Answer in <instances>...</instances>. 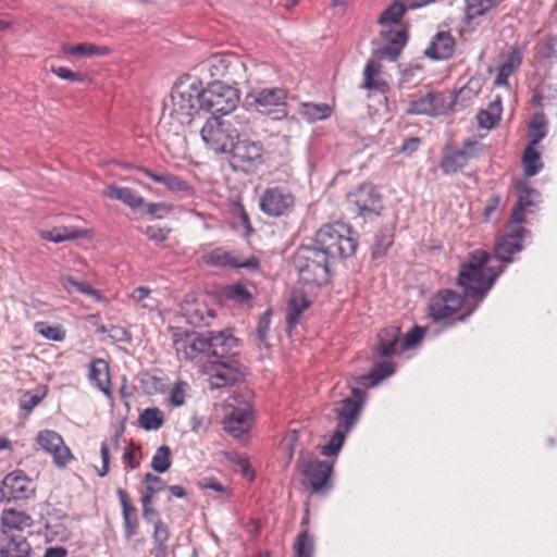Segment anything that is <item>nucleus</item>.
<instances>
[{
	"label": "nucleus",
	"instance_id": "nucleus-1",
	"mask_svg": "<svg viewBox=\"0 0 557 557\" xmlns=\"http://www.w3.org/2000/svg\"><path fill=\"white\" fill-rule=\"evenodd\" d=\"M490 259V255L483 250L470 253L460 267L457 277V285L462 288L463 295L451 289H442L430 299L429 313L434 321L440 322L451 317L462 306L467 308V312L459 320L474 311L502 272V269L495 271L487 265Z\"/></svg>",
	"mask_w": 557,
	"mask_h": 557
},
{
	"label": "nucleus",
	"instance_id": "nucleus-2",
	"mask_svg": "<svg viewBox=\"0 0 557 557\" xmlns=\"http://www.w3.org/2000/svg\"><path fill=\"white\" fill-rule=\"evenodd\" d=\"M203 110L201 78L185 75L172 88L169 101L164 102V114L178 127L188 126Z\"/></svg>",
	"mask_w": 557,
	"mask_h": 557
},
{
	"label": "nucleus",
	"instance_id": "nucleus-3",
	"mask_svg": "<svg viewBox=\"0 0 557 557\" xmlns=\"http://www.w3.org/2000/svg\"><path fill=\"white\" fill-rule=\"evenodd\" d=\"M406 4L400 1H394L386 8L377 20L383 27L381 30L376 58L396 60L407 42V33L398 24L400 17L406 12Z\"/></svg>",
	"mask_w": 557,
	"mask_h": 557
},
{
	"label": "nucleus",
	"instance_id": "nucleus-4",
	"mask_svg": "<svg viewBox=\"0 0 557 557\" xmlns=\"http://www.w3.org/2000/svg\"><path fill=\"white\" fill-rule=\"evenodd\" d=\"M314 247L332 262L352 256L357 248V242L351 236L350 228L345 224H326L317 232Z\"/></svg>",
	"mask_w": 557,
	"mask_h": 557
},
{
	"label": "nucleus",
	"instance_id": "nucleus-5",
	"mask_svg": "<svg viewBox=\"0 0 557 557\" xmlns=\"http://www.w3.org/2000/svg\"><path fill=\"white\" fill-rule=\"evenodd\" d=\"M331 261L314 246L297 249L293 264L300 281L307 285H322L329 282Z\"/></svg>",
	"mask_w": 557,
	"mask_h": 557
},
{
	"label": "nucleus",
	"instance_id": "nucleus-6",
	"mask_svg": "<svg viewBox=\"0 0 557 557\" xmlns=\"http://www.w3.org/2000/svg\"><path fill=\"white\" fill-rule=\"evenodd\" d=\"M239 115L227 120L210 117L202 126L200 135L207 146L214 152H226L233 147L235 139L239 137L244 125L236 120Z\"/></svg>",
	"mask_w": 557,
	"mask_h": 557
},
{
	"label": "nucleus",
	"instance_id": "nucleus-7",
	"mask_svg": "<svg viewBox=\"0 0 557 557\" xmlns=\"http://www.w3.org/2000/svg\"><path fill=\"white\" fill-rule=\"evenodd\" d=\"M238 102V91L231 85L209 83L207 88L202 86V106L207 112L225 115L231 113Z\"/></svg>",
	"mask_w": 557,
	"mask_h": 557
},
{
	"label": "nucleus",
	"instance_id": "nucleus-8",
	"mask_svg": "<svg viewBox=\"0 0 557 557\" xmlns=\"http://www.w3.org/2000/svg\"><path fill=\"white\" fill-rule=\"evenodd\" d=\"M240 399V395H235L232 397V401L225 406L224 430L234 438H242L246 435L252 423L251 406Z\"/></svg>",
	"mask_w": 557,
	"mask_h": 557
},
{
	"label": "nucleus",
	"instance_id": "nucleus-9",
	"mask_svg": "<svg viewBox=\"0 0 557 557\" xmlns=\"http://www.w3.org/2000/svg\"><path fill=\"white\" fill-rule=\"evenodd\" d=\"M230 151L233 168L245 173H253L264 163V148L260 141L238 140Z\"/></svg>",
	"mask_w": 557,
	"mask_h": 557
},
{
	"label": "nucleus",
	"instance_id": "nucleus-10",
	"mask_svg": "<svg viewBox=\"0 0 557 557\" xmlns=\"http://www.w3.org/2000/svg\"><path fill=\"white\" fill-rule=\"evenodd\" d=\"M348 386L351 389V396L337 401L334 407L337 428L344 429V431H350L356 425L364 404V391L355 386L350 381H348Z\"/></svg>",
	"mask_w": 557,
	"mask_h": 557
},
{
	"label": "nucleus",
	"instance_id": "nucleus-11",
	"mask_svg": "<svg viewBox=\"0 0 557 557\" xmlns=\"http://www.w3.org/2000/svg\"><path fill=\"white\" fill-rule=\"evenodd\" d=\"M455 102L450 92L430 91L424 96L412 100L407 109L411 114H424L437 116L447 113Z\"/></svg>",
	"mask_w": 557,
	"mask_h": 557
},
{
	"label": "nucleus",
	"instance_id": "nucleus-12",
	"mask_svg": "<svg viewBox=\"0 0 557 557\" xmlns=\"http://www.w3.org/2000/svg\"><path fill=\"white\" fill-rule=\"evenodd\" d=\"M348 202L361 216L379 215L383 209L382 196L371 184H362L348 195Z\"/></svg>",
	"mask_w": 557,
	"mask_h": 557
},
{
	"label": "nucleus",
	"instance_id": "nucleus-13",
	"mask_svg": "<svg viewBox=\"0 0 557 557\" xmlns=\"http://www.w3.org/2000/svg\"><path fill=\"white\" fill-rule=\"evenodd\" d=\"M35 492L34 481L22 470L8 473L0 484V494L7 500L28 499L35 495Z\"/></svg>",
	"mask_w": 557,
	"mask_h": 557
},
{
	"label": "nucleus",
	"instance_id": "nucleus-14",
	"mask_svg": "<svg viewBox=\"0 0 557 557\" xmlns=\"http://www.w3.org/2000/svg\"><path fill=\"white\" fill-rule=\"evenodd\" d=\"M173 346L175 351L185 359L208 358V339L206 334L176 330L173 333Z\"/></svg>",
	"mask_w": 557,
	"mask_h": 557
},
{
	"label": "nucleus",
	"instance_id": "nucleus-15",
	"mask_svg": "<svg viewBox=\"0 0 557 557\" xmlns=\"http://www.w3.org/2000/svg\"><path fill=\"white\" fill-rule=\"evenodd\" d=\"M261 67L262 65L256 64L251 60H245L230 52L225 76H223L224 84L242 85L258 82L256 74Z\"/></svg>",
	"mask_w": 557,
	"mask_h": 557
},
{
	"label": "nucleus",
	"instance_id": "nucleus-16",
	"mask_svg": "<svg viewBox=\"0 0 557 557\" xmlns=\"http://www.w3.org/2000/svg\"><path fill=\"white\" fill-rule=\"evenodd\" d=\"M286 90L280 87L263 88L247 95L246 101L257 111L269 114L273 109L285 114Z\"/></svg>",
	"mask_w": 557,
	"mask_h": 557
},
{
	"label": "nucleus",
	"instance_id": "nucleus-17",
	"mask_svg": "<svg viewBox=\"0 0 557 557\" xmlns=\"http://www.w3.org/2000/svg\"><path fill=\"white\" fill-rule=\"evenodd\" d=\"M295 203L294 196L282 187H269L260 197L259 206L270 216H281L288 212Z\"/></svg>",
	"mask_w": 557,
	"mask_h": 557
},
{
	"label": "nucleus",
	"instance_id": "nucleus-18",
	"mask_svg": "<svg viewBox=\"0 0 557 557\" xmlns=\"http://www.w3.org/2000/svg\"><path fill=\"white\" fill-rule=\"evenodd\" d=\"M36 441L45 451L49 453L53 457V461L57 467L63 468L73 459L70 448L64 444L62 436L55 431H40L37 434Z\"/></svg>",
	"mask_w": 557,
	"mask_h": 557
},
{
	"label": "nucleus",
	"instance_id": "nucleus-19",
	"mask_svg": "<svg viewBox=\"0 0 557 557\" xmlns=\"http://www.w3.org/2000/svg\"><path fill=\"white\" fill-rule=\"evenodd\" d=\"M298 467L313 491L320 492L327 485L332 472V466L327 461L315 458L306 459L301 456L298 460Z\"/></svg>",
	"mask_w": 557,
	"mask_h": 557
},
{
	"label": "nucleus",
	"instance_id": "nucleus-20",
	"mask_svg": "<svg viewBox=\"0 0 557 557\" xmlns=\"http://www.w3.org/2000/svg\"><path fill=\"white\" fill-rule=\"evenodd\" d=\"M208 358L214 357L216 360H224L228 355L235 354L237 339L228 331L208 332Z\"/></svg>",
	"mask_w": 557,
	"mask_h": 557
},
{
	"label": "nucleus",
	"instance_id": "nucleus-21",
	"mask_svg": "<svg viewBox=\"0 0 557 557\" xmlns=\"http://www.w3.org/2000/svg\"><path fill=\"white\" fill-rule=\"evenodd\" d=\"M529 234V231L516 224L497 244L495 256L499 261L511 262V255L522 250L521 240Z\"/></svg>",
	"mask_w": 557,
	"mask_h": 557
},
{
	"label": "nucleus",
	"instance_id": "nucleus-22",
	"mask_svg": "<svg viewBox=\"0 0 557 557\" xmlns=\"http://www.w3.org/2000/svg\"><path fill=\"white\" fill-rule=\"evenodd\" d=\"M202 371L209 375L211 388H220L237 380V371L224 360L209 361L202 366Z\"/></svg>",
	"mask_w": 557,
	"mask_h": 557
},
{
	"label": "nucleus",
	"instance_id": "nucleus-23",
	"mask_svg": "<svg viewBox=\"0 0 557 557\" xmlns=\"http://www.w3.org/2000/svg\"><path fill=\"white\" fill-rule=\"evenodd\" d=\"M228 53H216L210 55L196 66L201 78H211L212 83H222L228 61Z\"/></svg>",
	"mask_w": 557,
	"mask_h": 557
},
{
	"label": "nucleus",
	"instance_id": "nucleus-24",
	"mask_svg": "<svg viewBox=\"0 0 557 557\" xmlns=\"http://www.w3.org/2000/svg\"><path fill=\"white\" fill-rule=\"evenodd\" d=\"M202 261L208 265L213 267H231V268H247L256 269L258 263L255 259L239 261L233 253L223 248H216L202 256Z\"/></svg>",
	"mask_w": 557,
	"mask_h": 557
},
{
	"label": "nucleus",
	"instance_id": "nucleus-25",
	"mask_svg": "<svg viewBox=\"0 0 557 557\" xmlns=\"http://www.w3.org/2000/svg\"><path fill=\"white\" fill-rule=\"evenodd\" d=\"M540 202V194L529 187H524L520 189L519 193V199L516 203L512 214H511V222L513 224H521L524 222V213L534 212L535 208L537 207V203Z\"/></svg>",
	"mask_w": 557,
	"mask_h": 557
},
{
	"label": "nucleus",
	"instance_id": "nucleus-26",
	"mask_svg": "<svg viewBox=\"0 0 557 557\" xmlns=\"http://www.w3.org/2000/svg\"><path fill=\"white\" fill-rule=\"evenodd\" d=\"M473 148L474 144L467 143L463 149L447 151L441 161L442 171L445 174H451L466 166L470 158L473 156L471 152Z\"/></svg>",
	"mask_w": 557,
	"mask_h": 557
},
{
	"label": "nucleus",
	"instance_id": "nucleus-27",
	"mask_svg": "<svg viewBox=\"0 0 557 557\" xmlns=\"http://www.w3.org/2000/svg\"><path fill=\"white\" fill-rule=\"evenodd\" d=\"M503 63L498 67V73L494 84L496 86H507L508 78L513 74L522 62V50L518 47H511L509 51L502 55Z\"/></svg>",
	"mask_w": 557,
	"mask_h": 557
},
{
	"label": "nucleus",
	"instance_id": "nucleus-28",
	"mask_svg": "<svg viewBox=\"0 0 557 557\" xmlns=\"http://www.w3.org/2000/svg\"><path fill=\"white\" fill-rule=\"evenodd\" d=\"M143 172L154 183L164 185L171 191L181 193L186 197L194 195V188L177 175L171 173L157 174L147 169H144Z\"/></svg>",
	"mask_w": 557,
	"mask_h": 557
},
{
	"label": "nucleus",
	"instance_id": "nucleus-29",
	"mask_svg": "<svg viewBox=\"0 0 557 557\" xmlns=\"http://www.w3.org/2000/svg\"><path fill=\"white\" fill-rule=\"evenodd\" d=\"M116 494L122 507L124 534L125 537L129 540L137 532L138 518L136 515V508L132 505L131 498L126 491L123 488H117Z\"/></svg>",
	"mask_w": 557,
	"mask_h": 557
},
{
	"label": "nucleus",
	"instance_id": "nucleus-30",
	"mask_svg": "<svg viewBox=\"0 0 557 557\" xmlns=\"http://www.w3.org/2000/svg\"><path fill=\"white\" fill-rule=\"evenodd\" d=\"M32 547L22 535H5L0 540V557H30Z\"/></svg>",
	"mask_w": 557,
	"mask_h": 557
},
{
	"label": "nucleus",
	"instance_id": "nucleus-31",
	"mask_svg": "<svg viewBox=\"0 0 557 557\" xmlns=\"http://www.w3.org/2000/svg\"><path fill=\"white\" fill-rule=\"evenodd\" d=\"M454 47L453 36L448 32H440L434 36L425 54L434 60H446L453 54Z\"/></svg>",
	"mask_w": 557,
	"mask_h": 557
},
{
	"label": "nucleus",
	"instance_id": "nucleus-32",
	"mask_svg": "<svg viewBox=\"0 0 557 557\" xmlns=\"http://www.w3.org/2000/svg\"><path fill=\"white\" fill-rule=\"evenodd\" d=\"M362 87L382 94L388 89L387 82L381 76V64L375 58L370 59L366 64Z\"/></svg>",
	"mask_w": 557,
	"mask_h": 557
},
{
	"label": "nucleus",
	"instance_id": "nucleus-33",
	"mask_svg": "<svg viewBox=\"0 0 557 557\" xmlns=\"http://www.w3.org/2000/svg\"><path fill=\"white\" fill-rule=\"evenodd\" d=\"M1 527L3 531H24L34 524L33 518L25 511L16 509H3L1 512Z\"/></svg>",
	"mask_w": 557,
	"mask_h": 557
},
{
	"label": "nucleus",
	"instance_id": "nucleus-34",
	"mask_svg": "<svg viewBox=\"0 0 557 557\" xmlns=\"http://www.w3.org/2000/svg\"><path fill=\"white\" fill-rule=\"evenodd\" d=\"M103 195L108 198L123 202L133 210L140 209L145 203L141 196L127 187L112 185L103 191Z\"/></svg>",
	"mask_w": 557,
	"mask_h": 557
},
{
	"label": "nucleus",
	"instance_id": "nucleus-35",
	"mask_svg": "<svg viewBox=\"0 0 557 557\" xmlns=\"http://www.w3.org/2000/svg\"><path fill=\"white\" fill-rule=\"evenodd\" d=\"M89 379L98 389L107 395L110 393L111 383L107 361L103 359H95L90 366Z\"/></svg>",
	"mask_w": 557,
	"mask_h": 557
},
{
	"label": "nucleus",
	"instance_id": "nucleus-36",
	"mask_svg": "<svg viewBox=\"0 0 557 557\" xmlns=\"http://www.w3.org/2000/svg\"><path fill=\"white\" fill-rule=\"evenodd\" d=\"M310 301L302 290L294 289L288 300L287 323L294 326L299 322L301 313L309 307Z\"/></svg>",
	"mask_w": 557,
	"mask_h": 557
},
{
	"label": "nucleus",
	"instance_id": "nucleus-37",
	"mask_svg": "<svg viewBox=\"0 0 557 557\" xmlns=\"http://www.w3.org/2000/svg\"><path fill=\"white\" fill-rule=\"evenodd\" d=\"M502 0H466V18L475 21L487 16L493 12Z\"/></svg>",
	"mask_w": 557,
	"mask_h": 557
},
{
	"label": "nucleus",
	"instance_id": "nucleus-38",
	"mask_svg": "<svg viewBox=\"0 0 557 557\" xmlns=\"http://www.w3.org/2000/svg\"><path fill=\"white\" fill-rule=\"evenodd\" d=\"M400 330L396 326H389L382 330L379 337L377 354L381 357H391L395 354V346L399 341Z\"/></svg>",
	"mask_w": 557,
	"mask_h": 557
},
{
	"label": "nucleus",
	"instance_id": "nucleus-39",
	"mask_svg": "<svg viewBox=\"0 0 557 557\" xmlns=\"http://www.w3.org/2000/svg\"><path fill=\"white\" fill-rule=\"evenodd\" d=\"M393 373L394 368L391 362H379L373 367L369 374L360 375L359 377L355 379V383L364 387L374 386L383 379L392 375Z\"/></svg>",
	"mask_w": 557,
	"mask_h": 557
},
{
	"label": "nucleus",
	"instance_id": "nucleus-40",
	"mask_svg": "<svg viewBox=\"0 0 557 557\" xmlns=\"http://www.w3.org/2000/svg\"><path fill=\"white\" fill-rule=\"evenodd\" d=\"M299 115L309 123L327 119L332 109L326 103L301 102L298 108Z\"/></svg>",
	"mask_w": 557,
	"mask_h": 557
},
{
	"label": "nucleus",
	"instance_id": "nucleus-41",
	"mask_svg": "<svg viewBox=\"0 0 557 557\" xmlns=\"http://www.w3.org/2000/svg\"><path fill=\"white\" fill-rule=\"evenodd\" d=\"M86 232L83 230H78L73 226H57L50 231L40 232V237L50 240L52 243L59 244L65 240L76 239L84 237Z\"/></svg>",
	"mask_w": 557,
	"mask_h": 557
},
{
	"label": "nucleus",
	"instance_id": "nucleus-42",
	"mask_svg": "<svg viewBox=\"0 0 557 557\" xmlns=\"http://www.w3.org/2000/svg\"><path fill=\"white\" fill-rule=\"evenodd\" d=\"M502 111V100L500 97H497L478 114L479 126L487 129L492 128L499 121Z\"/></svg>",
	"mask_w": 557,
	"mask_h": 557
},
{
	"label": "nucleus",
	"instance_id": "nucleus-43",
	"mask_svg": "<svg viewBox=\"0 0 557 557\" xmlns=\"http://www.w3.org/2000/svg\"><path fill=\"white\" fill-rule=\"evenodd\" d=\"M170 539V530L168 524L162 522L161 520L154 521V531H153V548L151 554L153 556H163L168 555V544L166 542Z\"/></svg>",
	"mask_w": 557,
	"mask_h": 557
},
{
	"label": "nucleus",
	"instance_id": "nucleus-44",
	"mask_svg": "<svg viewBox=\"0 0 557 557\" xmlns=\"http://www.w3.org/2000/svg\"><path fill=\"white\" fill-rule=\"evenodd\" d=\"M62 51L67 55H78V57H94V55H104L109 52V49L106 47H99L94 44H78V45H63Z\"/></svg>",
	"mask_w": 557,
	"mask_h": 557
},
{
	"label": "nucleus",
	"instance_id": "nucleus-45",
	"mask_svg": "<svg viewBox=\"0 0 557 557\" xmlns=\"http://www.w3.org/2000/svg\"><path fill=\"white\" fill-rule=\"evenodd\" d=\"M535 146L529 144L522 157L524 174L529 177L536 175L543 169V162L540 153L534 148Z\"/></svg>",
	"mask_w": 557,
	"mask_h": 557
},
{
	"label": "nucleus",
	"instance_id": "nucleus-46",
	"mask_svg": "<svg viewBox=\"0 0 557 557\" xmlns=\"http://www.w3.org/2000/svg\"><path fill=\"white\" fill-rule=\"evenodd\" d=\"M139 425L147 431H157L164 424V414L157 408H147L139 414Z\"/></svg>",
	"mask_w": 557,
	"mask_h": 557
},
{
	"label": "nucleus",
	"instance_id": "nucleus-47",
	"mask_svg": "<svg viewBox=\"0 0 557 557\" xmlns=\"http://www.w3.org/2000/svg\"><path fill=\"white\" fill-rule=\"evenodd\" d=\"M131 299L144 309L156 310L159 307V300L153 292L144 286L135 288L131 294Z\"/></svg>",
	"mask_w": 557,
	"mask_h": 557
},
{
	"label": "nucleus",
	"instance_id": "nucleus-48",
	"mask_svg": "<svg viewBox=\"0 0 557 557\" xmlns=\"http://www.w3.org/2000/svg\"><path fill=\"white\" fill-rule=\"evenodd\" d=\"M547 134V121L544 114H536L530 124L529 144L537 145Z\"/></svg>",
	"mask_w": 557,
	"mask_h": 557
},
{
	"label": "nucleus",
	"instance_id": "nucleus-49",
	"mask_svg": "<svg viewBox=\"0 0 557 557\" xmlns=\"http://www.w3.org/2000/svg\"><path fill=\"white\" fill-rule=\"evenodd\" d=\"M295 557H313V539L307 531L299 533L294 543Z\"/></svg>",
	"mask_w": 557,
	"mask_h": 557
},
{
	"label": "nucleus",
	"instance_id": "nucleus-50",
	"mask_svg": "<svg viewBox=\"0 0 557 557\" xmlns=\"http://www.w3.org/2000/svg\"><path fill=\"white\" fill-rule=\"evenodd\" d=\"M121 433H116L111 440V444L108 442H102L100 448V455L102 460V467L98 471L99 476L103 478L108 474L110 469V450L113 448L114 450L119 449L120 446Z\"/></svg>",
	"mask_w": 557,
	"mask_h": 557
},
{
	"label": "nucleus",
	"instance_id": "nucleus-51",
	"mask_svg": "<svg viewBox=\"0 0 557 557\" xmlns=\"http://www.w3.org/2000/svg\"><path fill=\"white\" fill-rule=\"evenodd\" d=\"M171 448L169 446H161L157 449L151 460V468L159 473H164L171 466Z\"/></svg>",
	"mask_w": 557,
	"mask_h": 557
},
{
	"label": "nucleus",
	"instance_id": "nucleus-52",
	"mask_svg": "<svg viewBox=\"0 0 557 557\" xmlns=\"http://www.w3.org/2000/svg\"><path fill=\"white\" fill-rule=\"evenodd\" d=\"M349 431H344V429L336 428L329 443L322 447V454L326 457L337 455L344 444L345 435Z\"/></svg>",
	"mask_w": 557,
	"mask_h": 557
},
{
	"label": "nucleus",
	"instance_id": "nucleus-53",
	"mask_svg": "<svg viewBox=\"0 0 557 557\" xmlns=\"http://www.w3.org/2000/svg\"><path fill=\"white\" fill-rule=\"evenodd\" d=\"M205 314H210L206 306L196 304L184 308V315L190 324L199 325L205 322Z\"/></svg>",
	"mask_w": 557,
	"mask_h": 557
},
{
	"label": "nucleus",
	"instance_id": "nucleus-54",
	"mask_svg": "<svg viewBox=\"0 0 557 557\" xmlns=\"http://www.w3.org/2000/svg\"><path fill=\"white\" fill-rule=\"evenodd\" d=\"M35 329L45 338L54 342H62L65 338V332L61 326H51L45 322H37Z\"/></svg>",
	"mask_w": 557,
	"mask_h": 557
},
{
	"label": "nucleus",
	"instance_id": "nucleus-55",
	"mask_svg": "<svg viewBox=\"0 0 557 557\" xmlns=\"http://www.w3.org/2000/svg\"><path fill=\"white\" fill-rule=\"evenodd\" d=\"M187 383L180 381L177 382L170 393V404L174 407H180L185 403V395Z\"/></svg>",
	"mask_w": 557,
	"mask_h": 557
},
{
	"label": "nucleus",
	"instance_id": "nucleus-56",
	"mask_svg": "<svg viewBox=\"0 0 557 557\" xmlns=\"http://www.w3.org/2000/svg\"><path fill=\"white\" fill-rule=\"evenodd\" d=\"M225 295L228 299H233L239 302H245L251 298V294L245 286L240 284L230 286L226 289Z\"/></svg>",
	"mask_w": 557,
	"mask_h": 557
},
{
	"label": "nucleus",
	"instance_id": "nucleus-57",
	"mask_svg": "<svg viewBox=\"0 0 557 557\" xmlns=\"http://www.w3.org/2000/svg\"><path fill=\"white\" fill-rule=\"evenodd\" d=\"M51 72L59 78L71 82H83L86 78L85 75L77 72H73L64 66H52Z\"/></svg>",
	"mask_w": 557,
	"mask_h": 557
},
{
	"label": "nucleus",
	"instance_id": "nucleus-58",
	"mask_svg": "<svg viewBox=\"0 0 557 557\" xmlns=\"http://www.w3.org/2000/svg\"><path fill=\"white\" fill-rule=\"evenodd\" d=\"M146 491L150 494H157L164 490L165 483L164 481L151 473H147L145 475Z\"/></svg>",
	"mask_w": 557,
	"mask_h": 557
},
{
	"label": "nucleus",
	"instance_id": "nucleus-59",
	"mask_svg": "<svg viewBox=\"0 0 557 557\" xmlns=\"http://www.w3.org/2000/svg\"><path fill=\"white\" fill-rule=\"evenodd\" d=\"M424 334V330L420 326H414L410 332L406 334V336L403 339V347L404 348H410L418 344Z\"/></svg>",
	"mask_w": 557,
	"mask_h": 557
},
{
	"label": "nucleus",
	"instance_id": "nucleus-60",
	"mask_svg": "<svg viewBox=\"0 0 557 557\" xmlns=\"http://www.w3.org/2000/svg\"><path fill=\"white\" fill-rule=\"evenodd\" d=\"M137 451L138 448H135L134 446L129 445L125 448L122 456L123 463L129 467L132 470L136 469L139 466L138 461H136Z\"/></svg>",
	"mask_w": 557,
	"mask_h": 557
},
{
	"label": "nucleus",
	"instance_id": "nucleus-61",
	"mask_svg": "<svg viewBox=\"0 0 557 557\" xmlns=\"http://www.w3.org/2000/svg\"><path fill=\"white\" fill-rule=\"evenodd\" d=\"M145 234L151 240L163 242L168 238L169 231L159 226H148Z\"/></svg>",
	"mask_w": 557,
	"mask_h": 557
},
{
	"label": "nucleus",
	"instance_id": "nucleus-62",
	"mask_svg": "<svg viewBox=\"0 0 557 557\" xmlns=\"http://www.w3.org/2000/svg\"><path fill=\"white\" fill-rule=\"evenodd\" d=\"M200 486L202 488H209L220 494H226L227 490L225 486H223L220 482H218L213 478H203L199 482Z\"/></svg>",
	"mask_w": 557,
	"mask_h": 557
},
{
	"label": "nucleus",
	"instance_id": "nucleus-63",
	"mask_svg": "<svg viewBox=\"0 0 557 557\" xmlns=\"http://www.w3.org/2000/svg\"><path fill=\"white\" fill-rule=\"evenodd\" d=\"M543 47L545 49V52L543 53V55L545 58H548V59L557 58V50H556L557 37H554V36L547 37L543 42Z\"/></svg>",
	"mask_w": 557,
	"mask_h": 557
},
{
	"label": "nucleus",
	"instance_id": "nucleus-64",
	"mask_svg": "<svg viewBox=\"0 0 557 557\" xmlns=\"http://www.w3.org/2000/svg\"><path fill=\"white\" fill-rule=\"evenodd\" d=\"M40 401V396L28 393L23 396V399L21 400V407L25 411H32Z\"/></svg>",
	"mask_w": 557,
	"mask_h": 557
}]
</instances>
